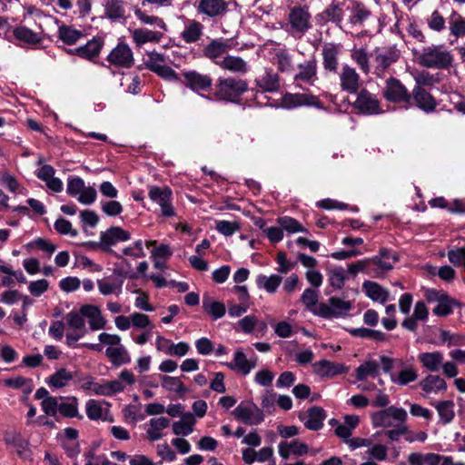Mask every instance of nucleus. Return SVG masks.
Segmentation results:
<instances>
[{
    "instance_id": "obj_1",
    "label": "nucleus",
    "mask_w": 465,
    "mask_h": 465,
    "mask_svg": "<svg viewBox=\"0 0 465 465\" xmlns=\"http://www.w3.org/2000/svg\"><path fill=\"white\" fill-rule=\"evenodd\" d=\"M247 90L248 84L242 78L219 77L215 82L212 95L217 101L238 103Z\"/></svg>"
},
{
    "instance_id": "obj_2",
    "label": "nucleus",
    "mask_w": 465,
    "mask_h": 465,
    "mask_svg": "<svg viewBox=\"0 0 465 465\" xmlns=\"http://www.w3.org/2000/svg\"><path fill=\"white\" fill-rule=\"evenodd\" d=\"M452 62L450 52L440 45L425 47L418 56L419 64L427 68L446 69Z\"/></svg>"
},
{
    "instance_id": "obj_3",
    "label": "nucleus",
    "mask_w": 465,
    "mask_h": 465,
    "mask_svg": "<svg viewBox=\"0 0 465 465\" xmlns=\"http://www.w3.org/2000/svg\"><path fill=\"white\" fill-rule=\"evenodd\" d=\"M408 414L403 408L389 406L371 414V420L374 428H393L400 423L406 422Z\"/></svg>"
},
{
    "instance_id": "obj_4",
    "label": "nucleus",
    "mask_w": 465,
    "mask_h": 465,
    "mask_svg": "<svg viewBox=\"0 0 465 465\" xmlns=\"http://www.w3.org/2000/svg\"><path fill=\"white\" fill-rule=\"evenodd\" d=\"M195 9L203 18L217 20L224 17L229 12V2L226 0H197Z\"/></svg>"
},
{
    "instance_id": "obj_5",
    "label": "nucleus",
    "mask_w": 465,
    "mask_h": 465,
    "mask_svg": "<svg viewBox=\"0 0 465 465\" xmlns=\"http://www.w3.org/2000/svg\"><path fill=\"white\" fill-rule=\"evenodd\" d=\"M351 308L352 303L350 301L331 297L328 300V302L320 303L314 313L322 318H338L347 315Z\"/></svg>"
},
{
    "instance_id": "obj_6",
    "label": "nucleus",
    "mask_w": 465,
    "mask_h": 465,
    "mask_svg": "<svg viewBox=\"0 0 465 465\" xmlns=\"http://www.w3.org/2000/svg\"><path fill=\"white\" fill-rule=\"evenodd\" d=\"M352 106L356 111L363 114L371 115L382 113L377 95L365 88L359 91Z\"/></svg>"
},
{
    "instance_id": "obj_7",
    "label": "nucleus",
    "mask_w": 465,
    "mask_h": 465,
    "mask_svg": "<svg viewBox=\"0 0 465 465\" xmlns=\"http://www.w3.org/2000/svg\"><path fill=\"white\" fill-rule=\"evenodd\" d=\"M382 95L391 103H410L408 89L399 79L393 76L385 80Z\"/></svg>"
},
{
    "instance_id": "obj_8",
    "label": "nucleus",
    "mask_w": 465,
    "mask_h": 465,
    "mask_svg": "<svg viewBox=\"0 0 465 465\" xmlns=\"http://www.w3.org/2000/svg\"><path fill=\"white\" fill-rule=\"evenodd\" d=\"M374 73L381 76L384 72L400 57V51L394 47L376 48L374 50Z\"/></svg>"
},
{
    "instance_id": "obj_9",
    "label": "nucleus",
    "mask_w": 465,
    "mask_h": 465,
    "mask_svg": "<svg viewBox=\"0 0 465 465\" xmlns=\"http://www.w3.org/2000/svg\"><path fill=\"white\" fill-rule=\"evenodd\" d=\"M183 84L195 93L209 91L213 85V79L209 74L199 73L195 70L183 71Z\"/></svg>"
},
{
    "instance_id": "obj_10",
    "label": "nucleus",
    "mask_w": 465,
    "mask_h": 465,
    "mask_svg": "<svg viewBox=\"0 0 465 465\" xmlns=\"http://www.w3.org/2000/svg\"><path fill=\"white\" fill-rule=\"evenodd\" d=\"M106 60L111 64L122 68H131L134 63V53L131 47L124 42L118 43L109 53Z\"/></svg>"
},
{
    "instance_id": "obj_11",
    "label": "nucleus",
    "mask_w": 465,
    "mask_h": 465,
    "mask_svg": "<svg viewBox=\"0 0 465 465\" xmlns=\"http://www.w3.org/2000/svg\"><path fill=\"white\" fill-rule=\"evenodd\" d=\"M232 414L236 420L248 425H257L264 420L263 412L253 403L239 404Z\"/></svg>"
},
{
    "instance_id": "obj_12",
    "label": "nucleus",
    "mask_w": 465,
    "mask_h": 465,
    "mask_svg": "<svg viewBox=\"0 0 465 465\" xmlns=\"http://www.w3.org/2000/svg\"><path fill=\"white\" fill-rule=\"evenodd\" d=\"M131 239L129 232L121 227L113 226L100 234V242L94 243V246L100 247L103 251L108 252L113 245L119 242H126Z\"/></svg>"
},
{
    "instance_id": "obj_13",
    "label": "nucleus",
    "mask_w": 465,
    "mask_h": 465,
    "mask_svg": "<svg viewBox=\"0 0 465 465\" xmlns=\"http://www.w3.org/2000/svg\"><path fill=\"white\" fill-rule=\"evenodd\" d=\"M311 18V14L306 6H295L291 9L288 15L292 30L300 34L306 33L312 27Z\"/></svg>"
},
{
    "instance_id": "obj_14",
    "label": "nucleus",
    "mask_w": 465,
    "mask_h": 465,
    "mask_svg": "<svg viewBox=\"0 0 465 465\" xmlns=\"http://www.w3.org/2000/svg\"><path fill=\"white\" fill-rule=\"evenodd\" d=\"M150 199L160 205L162 214L165 217L175 215L174 209L171 204L172 191L168 187L152 186L149 189Z\"/></svg>"
},
{
    "instance_id": "obj_15",
    "label": "nucleus",
    "mask_w": 465,
    "mask_h": 465,
    "mask_svg": "<svg viewBox=\"0 0 465 465\" xmlns=\"http://www.w3.org/2000/svg\"><path fill=\"white\" fill-rule=\"evenodd\" d=\"M231 49L232 44L230 43V40H224L221 38L213 39L203 48V54L214 64L219 66V63H221V60H223L224 54H227Z\"/></svg>"
},
{
    "instance_id": "obj_16",
    "label": "nucleus",
    "mask_w": 465,
    "mask_h": 465,
    "mask_svg": "<svg viewBox=\"0 0 465 465\" xmlns=\"http://www.w3.org/2000/svg\"><path fill=\"white\" fill-rule=\"evenodd\" d=\"M411 101L413 102L415 106L426 114L433 113L438 105L434 96L420 86L413 87L410 94V102Z\"/></svg>"
},
{
    "instance_id": "obj_17",
    "label": "nucleus",
    "mask_w": 465,
    "mask_h": 465,
    "mask_svg": "<svg viewBox=\"0 0 465 465\" xmlns=\"http://www.w3.org/2000/svg\"><path fill=\"white\" fill-rule=\"evenodd\" d=\"M317 96L306 94H286L282 97V105L287 109H292L302 105L320 106Z\"/></svg>"
},
{
    "instance_id": "obj_18",
    "label": "nucleus",
    "mask_w": 465,
    "mask_h": 465,
    "mask_svg": "<svg viewBox=\"0 0 465 465\" xmlns=\"http://www.w3.org/2000/svg\"><path fill=\"white\" fill-rule=\"evenodd\" d=\"M341 53V50L338 45L328 43L323 45L322 50V65L326 71L337 73Z\"/></svg>"
},
{
    "instance_id": "obj_19",
    "label": "nucleus",
    "mask_w": 465,
    "mask_h": 465,
    "mask_svg": "<svg viewBox=\"0 0 465 465\" xmlns=\"http://www.w3.org/2000/svg\"><path fill=\"white\" fill-rule=\"evenodd\" d=\"M341 88L350 94L359 90L360 75L356 70L347 64L343 65L340 74Z\"/></svg>"
},
{
    "instance_id": "obj_20",
    "label": "nucleus",
    "mask_w": 465,
    "mask_h": 465,
    "mask_svg": "<svg viewBox=\"0 0 465 465\" xmlns=\"http://www.w3.org/2000/svg\"><path fill=\"white\" fill-rule=\"evenodd\" d=\"M313 371L322 378H332L346 372V367L338 362L322 360L312 364Z\"/></svg>"
},
{
    "instance_id": "obj_21",
    "label": "nucleus",
    "mask_w": 465,
    "mask_h": 465,
    "mask_svg": "<svg viewBox=\"0 0 465 465\" xmlns=\"http://www.w3.org/2000/svg\"><path fill=\"white\" fill-rule=\"evenodd\" d=\"M298 73L294 76L295 81L313 84L317 79V60L314 56L298 64Z\"/></svg>"
},
{
    "instance_id": "obj_22",
    "label": "nucleus",
    "mask_w": 465,
    "mask_h": 465,
    "mask_svg": "<svg viewBox=\"0 0 465 465\" xmlns=\"http://www.w3.org/2000/svg\"><path fill=\"white\" fill-rule=\"evenodd\" d=\"M4 440L7 445H11L16 449L17 455L22 459H29L31 450L29 449V441L25 440L18 432H6Z\"/></svg>"
},
{
    "instance_id": "obj_23",
    "label": "nucleus",
    "mask_w": 465,
    "mask_h": 465,
    "mask_svg": "<svg viewBox=\"0 0 465 465\" xmlns=\"http://www.w3.org/2000/svg\"><path fill=\"white\" fill-rule=\"evenodd\" d=\"M299 418L303 421L304 426L311 430H319L323 426L326 412L322 407L314 406L307 411V418L300 414Z\"/></svg>"
},
{
    "instance_id": "obj_24",
    "label": "nucleus",
    "mask_w": 465,
    "mask_h": 465,
    "mask_svg": "<svg viewBox=\"0 0 465 465\" xmlns=\"http://www.w3.org/2000/svg\"><path fill=\"white\" fill-rule=\"evenodd\" d=\"M255 84L262 92L276 93L281 88L280 77L272 69L265 70L262 74L256 77Z\"/></svg>"
},
{
    "instance_id": "obj_25",
    "label": "nucleus",
    "mask_w": 465,
    "mask_h": 465,
    "mask_svg": "<svg viewBox=\"0 0 465 465\" xmlns=\"http://www.w3.org/2000/svg\"><path fill=\"white\" fill-rule=\"evenodd\" d=\"M170 420L166 417L153 418L149 420L145 432V438L150 441H157L163 438V430L170 426Z\"/></svg>"
},
{
    "instance_id": "obj_26",
    "label": "nucleus",
    "mask_w": 465,
    "mask_h": 465,
    "mask_svg": "<svg viewBox=\"0 0 465 465\" xmlns=\"http://www.w3.org/2000/svg\"><path fill=\"white\" fill-rule=\"evenodd\" d=\"M103 45L104 40L102 38L94 37L85 45L72 50L71 53L78 55L81 58L92 60L99 55Z\"/></svg>"
},
{
    "instance_id": "obj_27",
    "label": "nucleus",
    "mask_w": 465,
    "mask_h": 465,
    "mask_svg": "<svg viewBox=\"0 0 465 465\" xmlns=\"http://www.w3.org/2000/svg\"><path fill=\"white\" fill-rule=\"evenodd\" d=\"M104 16L112 21H125V2L124 0H104Z\"/></svg>"
},
{
    "instance_id": "obj_28",
    "label": "nucleus",
    "mask_w": 465,
    "mask_h": 465,
    "mask_svg": "<svg viewBox=\"0 0 465 465\" xmlns=\"http://www.w3.org/2000/svg\"><path fill=\"white\" fill-rule=\"evenodd\" d=\"M203 30L204 26L200 21L196 19H189L181 33V38L186 44L196 43L203 37Z\"/></svg>"
},
{
    "instance_id": "obj_29",
    "label": "nucleus",
    "mask_w": 465,
    "mask_h": 465,
    "mask_svg": "<svg viewBox=\"0 0 465 465\" xmlns=\"http://www.w3.org/2000/svg\"><path fill=\"white\" fill-rule=\"evenodd\" d=\"M80 312L84 318L88 319L89 327L92 331L104 328L106 321L102 316L98 307L94 305H84L81 307Z\"/></svg>"
},
{
    "instance_id": "obj_30",
    "label": "nucleus",
    "mask_w": 465,
    "mask_h": 465,
    "mask_svg": "<svg viewBox=\"0 0 465 465\" xmlns=\"http://www.w3.org/2000/svg\"><path fill=\"white\" fill-rule=\"evenodd\" d=\"M418 361L425 370L437 372L441 369L444 355L439 351L421 352L418 355Z\"/></svg>"
},
{
    "instance_id": "obj_31",
    "label": "nucleus",
    "mask_w": 465,
    "mask_h": 465,
    "mask_svg": "<svg viewBox=\"0 0 465 465\" xmlns=\"http://www.w3.org/2000/svg\"><path fill=\"white\" fill-rule=\"evenodd\" d=\"M219 67L232 74H245L249 70L247 62L242 57L235 55H225L223 60H221V63H219Z\"/></svg>"
},
{
    "instance_id": "obj_32",
    "label": "nucleus",
    "mask_w": 465,
    "mask_h": 465,
    "mask_svg": "<svg viewBox=\"0 0 465 465\" xmlns=\"http://www.w3.org/2000/svg\"><path fill=\"white\" fill-rule=\"evenodd\" d=\"M133 41L137 46L146 43H159L163 37V34L158 31H153L146 28H136L131 31Z\"/></svg>"
},
{
    "instance_id": "obj_33",
    "label": "nucleus",
    "mask_w": 465,
    "mask_h": 465,
    "mask_svg": "<svg viewBox=\"0 0 465 465\" xmlns=\"http://www.w3.org/2000/svg\"><path fill=\"white\" fill-rule=\"evenodd\" d=\"M420 386L426 395L430 393L438 394L447 390L445 380L438 375L430 374L420 381Z\"/></svg>"
},
{
    "instance_id": "obj_34",
    "label": "nucleus",
    "mask_w": 465,
    "mask_h": 465,
    "mask_svg": "<svg viewBox=\"0 0 465 465\" xmlns=\"http://www.w3.org/2000/svg\"><path fill=\"white\" fill-rule=\"evenodd\" d=\"M279 454L280 456L287 460L291 454L302 456L307 454L309 448L305 443H302L298 440H292L291 442L282 441L279 446Z\"/></svg>"
},
{
    "instance_id": "obj_35",
    "label": "nucleus",
    "mask_w": 465,
    "mask_h": 465,
    "mask_svg": "<svg viewBox=\"0 0 465 465\" xmlns=\"http://www.w3.org/2000/svg\"><path fill=\"white\" fill-rule=\"evenodd\" d=\"M362 288L367 297L374 302L385 303L389 299V291L375 282L365 281L362 284Z\"/></svg>"
},
{
    "instance_id": "obj_36",
    "label": "nucleus",
    "mask_w": 465,
    "mask_h": 465,
    "mask_svg": "<svg viewBox=\"0 0 465 465\" xmlns=\"http://www.w3.org/2000/svg\"><path fill=\"white\" fill-rule=\"evenodd\" d=\"M255 362L247 359L242 350L238 349L233 357V361L227 363V367L235 370L243 375H247L255 367Z\"/></svg>"
},
{
    "instance_id": "obj_37",
    "label": "nucleus",
    "mask_w": 465,
    "mask_h": 465,
    "mask_svg": "<svg viewBox=\"0 0 465 465\" xmlns=\"http://www.w3.org/2000/svg\"><path fill=\"white\" fill-rule=\"evenodd\" d=\"M105 355L115 367L127 364L131 361V357L127 350L122 344L115 347H108L105 350Z\"/></svg>"
},
{
    "instance_id": "obj_38",
    "label": "nucleus",
    "mask_w": 465,
    "mask_h": 465,
    "mask_svg": "<svg viewBox=\"0 0 465 465\" xmlns=\"http://www.w3.org/2000/svg\"><path fill=\"white\" fill-rule=\"evenodd\" d=\"M351 12L349 22L352 25H361L371 15V12L365 7L362 3L352 1L351 5L347 7Z\"/></svg>"
},
{
    "instance_id": "obj_39",
    "label": "nucleus",
    "mask_w": 465,
    "mask_h": 465,
    "mask_svg": "<svg viewBox=\"0 0 465 465\" xmlns=\"http://www.w3.org/2000/svg\"><path fill=\"white\" fill-rule=\"evenodd\" d=\"M442 456L437 453L412 452L408 456L410 465H439Z\"/></svg>"
},
{
    "instance_id": "obj_40",
    "label": "nucleus",
    "mask_w": 465,
    "mask_h": 465,
    "mask_svg": "<svg viewBox=\"0 0 465 465\" xmlns=\"http://www.w3.org/2000/svg\"><path fill=\"white\" fill-rule=\"evenodd\" d=\"M380 373V364L376 361H366L355 370L358 381H364L367 378H375Z\"/></svg>"
},
{
    "instance_id": "obj_41",
    "label": "nucleus",
    "mask_w": 465,
    "mask_h": 465,
    "mask_svg": "<svg viewBox=\"0 0 465 465\" xmlns=\"http://www.w3.org/2000/svg\"><path fill=\"white\" fill-rule=\"evenodd\" d=\"M282 278L277 274H272L270 276L260 274L256 278V284L259 289H264L269 293H274L282 283Z\"/></svg>"
},
{
    "instance_id": "obj_42",
    "label": "nucleus",
    "mask_w": 465,
    "mask_h": 465,
    "mask_svg": "<svg viewBox=\"0 0 465 465\" xmlns=\"http://www.w3.org/2000/svg\"><path fill=\"white\" fill-rule=\"evenodd\" d=\"M203 309L205 312L210 314L213 320L222 318L226 312L225 305L223 302L214 301L207 296L203 299Z\"/></svg>"
},
{
    "instance_id": "obj_43",
    "label": "nucleus",
    "mask_w": 465,
    "mask_h": 465,
    "mask_svg": "<svg viewBox=\"0 0 465 465\" xmlns=\"http://www.w3.org/2000/svg\"><path fill=\"white\" fill-rule=\"evenodd\" d=\"M195 420L192 413L183 415V420L173 423V431L175 435L188 436L193 431Z\"/></svg>"
},
{
    "instance_id": "obj_44",
    "label": "nucleus",
    "mask_w": 465,
    "mask_h": 465,
    "mask_svg": "<svg viewBox=\"0 0 465 465\" xmlns=\"http://www.w3.org/2000/svg\"><path fill=\"white\" fill-rule=\"evenodd\" d=\"M13 34L17 40L30 45L38 44L43 40L40 33L34 32L25 26L15 28Z\"/></svg>"
},
{
    "instance_id": "obj_45",
    "label": "nucleus",
    "mask_w": 465,
    "mask_h": 465,
    "mask_svg": "<svg viewBox=\"0 0 465 465\" xmlns=\"http://www.w3.org/2000/svg\"><path fill=\"white\" fill-rule=\"evenodd\" d=\"M418 378V372L416 369L412 366L406 367L402 369L398 373H391V382L404 386L407 385L414 381H416Z\"/></svg>"
},
{
    "instance_id": "obj_46",
    "label": "nucleus",
    "mask_w": 465,
    "mask_h": 465,
    "mask_svg": "<svg viewBox=\"0 0 465 465\" xmlns=\"http://www.w3.org/2000/svg\"><path fill=\"white\" fill-rule=\"evenodd\" d=\"M134 15L135 17L143 25H153L156 28H159L163 31H167V25L163 18L156 16V15H147L145 12H143L141 8L135 7L134 10Z\"/></svg>"
},
{
    "instance_id": "obj_47",
    "label": "nucleus",
    "mask_w": 465,
    "mask_h": 465,
    "mask_svg": "<svg viewBox=\"0 0 465 465\" xmlns=\"http://www.w3.org/2000/svg\"><path fill=\"white\" fill-rule=\"evenodd\" d=\"M58 36L66 45H74L79 39L84 37L82 31L74 29L71 25H61L58 28Z\"/></svg>"
},
{
    "instance_id": "obj_48",
    "label": "nucleus",
    "mask_w": 465,
    "mask_h": 465,
    "mask_svg": "<svg viewBox=\"0 0 465 465\" xmlns=\"http://www.w3.org/2000/svg\"><path fill=\"white\" fill-rule=\"evenodd\" d=\"M440 419L443 424L452 421L455 416L454 402L452 401H441L435 404Z\"/></svg>"
},
{
    "instance_id": "obj_49",
    "label": "nucleus",
    "mask_w": 465,
    "mask_h": 465,
    "mask_svg": "<svg viewBox=\"0 0 465 465\" xmlns=\"http://www.w3.org/2000/svg\"><path fill=\"white\" fill-rule=\"evenodd\" d=\"M349 332L353 337L368 338L376 341H385L387 340V335L384 332L364 327L351 329Z\"/></svg>"
},
{
    "instance_id": "obj_50",
    "label": "nucleus",
    "mask_w": 465,
    "mask_h": 465,
    "mask_svg": "<svg viewBox=\"0 0 465 465\" xmlns=\"http://www.w3.org/2000/svg\"><path fill=\"white\" fill-rule=\"evenodd\" d=\"M370 262V267L373 271L371 272V277L378 278L381 276L384 272L391 271L393 268L391 261H384L379 255L374 256L372 258L368 259Z\"/></svg>"
},
{
    "instance_id": "obj_51",
    "label": "nucleus",
    "mask_w": 465,
    "mask_h": 465,
    "mask_svg": "<svg viewBox=\"0 0 465 465\" xmlns=\"http://www.w3.org/2000/svg\"><path fill=\"white\" fill-rule=\"evenodd\" d=\"M455 305L460 306V303L447 294L438 302L432 312L437 316H447L452 312Z\"/></svg>"
},
{
    "instance_id": "obj_52",
    "label": "nucleus",
    "mask_w": 465,
    "mask_h": 465,
    "mask_svg": "<svg viewBox=\"0 0 465 465\" xmlns=\"http://www.w3.org/2000/svg\"><path fill=\"white\" fill-rule=\"evenodd\" d=\"M0 183L11 193L26 194L27 190L24 188L17 179L7 172L1 174Z\"/></svg>"
},
{
    "instance_id": "obj_53",
    "label": "nucleus",
    "mask_w": 465,
    "mask_h": 465,
    "mask_svg": "<svg viewBox=\"0 0 465 465\" xmlns=\"http://www.w3.org/2000/svg\"><path fill=\"white\" fill-rule=\"evenodd\" d=\"M160 378L162 386L166 391H174L179 394H183L186 392V388L184 387L180 378L166 375H162Z\"/></svg>"
},
{
    "instance_id": "obj_54",
    "label": "nucleus",
    "mask_w": 465,
    "mask_h": 465,
    "mask_svg": "<svg viewBox=\"0 0 465 465\" xmlns=\"http://www.w3.org/2000/svg\"><path fill=\"white\" fill-rule=\"evenodd\" d=\"M415 86L420 88L433 86L440 82L438 74H430L426 71L417 72L414 74Z\"/></svg>"
},
{
    "instance_id": "obj_55",
    "label": "nucleus",
    "mask_w": 465,
    "mask_h": 465,
    "mask_svg": "<svg viewBox=\"0 0 465 465\" xmlns=\"http://www.w3.org/2000/svg\"><path fill=\"white\" fill-rule=\"evenodd\" d=\"M328 22L340 24L343 18V10L338 4H331L321 15Z\"/></svg>"
},
{
    "instance_id": "obj_56",
    "label": "nucleus",
    "mask_w": 465,
    "mask_h": 465,
    "mask_svg": "<svg viewBox=\"0 0 465 465\" xmlns=\"http://www.w3.org/2000/svg\"><path fill=\"white\" fill-rule=\"evenodd\" d=\"M73 379V374L65 369H60L50 376L48 383L54 388L64 387Z\"/></svg>"
},
{
    "instance_id": "obj_57",
    "label": "nucleus",
    "mask_w": 465,
    "mask_h": 465,
    "mask_svg": "<svg viewBox=\"0 0 465 465\" xmlns=\"http://www.w3.org/2000/svg\"><path fill=\"white\" fill-rule=\"evenodd\" d=\"M278 223L282 229L291 233L305 231V229L297 220L289 216L278 218Z\"/></svg>"
},
{
    "instance_id": "obj_58",
    "label": "nucleus",
    "mask_w": 465,
    "mask_h": 465,
    "mask_svg": "<svg viewBox=\"0 0 465 465\" xmlns=\"http://www.w3.org/2000/svg\"><path fill=\"white\" fill-rule=\"evenodd\" d=\"M351 57L363 73L368 74L370 72L369 55L365 49L360 48L353 51Z\"/></svg>"
},
{
    "instance_id": "obj_59",
    "label": "nucleus",
    "mask_w": 465,
    "mask_h": 465,
    "mask_svg": "<svg viewBox=\"0 0 465 465\" xmlns=\"http://www.w3.org/2000/svg\"><path fill=\"white\" fill-rule=\"evenodd\" d=\"M59 411L64 417H68V418L77 417L78 409H77L76 399L72 398L66 402L60 403L59 404Z\"/></svg>"
},
{
    "instance_id": "obj_60",
    "label": "nucleus",
    "mask_w": 465,
    "mask_h": 465,
    "mask_svg": "<svg viewBox=\"0 0 465 465\" xmlns=\"http://www.w3.org/2000/svg\"><path fill=\"white\" fill-rule=\"evenodd\" d=\"M440 337L443 342L448 343L449 347L465 344L463 336L457 333H451L447 330H441L440 332Z\"/></svg>"
},
{
    "instance_id": "obj_61",
    "label": "nucleus",
    "mask_w": 465,
    "mask_h": 465,
    "mask_svg": "<svg viewBox=\"0 0 465 465\" xmlns=\"http://www.w3.org/2000/svg\"><path fill=\"white\" fill-rule=\"evenodd\" d=\"M215 228L223 235L231 236L240 230V225L236 222L218 221Z\"/></svg>"
},
{
    "instance_id": "obj_62",
    "label": "nucleus",
    "mask_w": 465,
    "mask_h": 465,
    "mask_svg": "<svg viewBox=\"0 0 465 465\" xmlns=\"http://www.w3.org/2000/svg\"><path fill=\"white\" fill-rule=\"evenodd\" d=\"M84 318V316H83L81 312H70L65 316L67 324L76 331H82L85 329V322Z\"/></svg>"
},
{
    "instance_id": "obj_63",
    "label": "nucleus",
    "mask_w": 465,
    "mask_h": 465,
    "mask_svg": "<svg viewBox=\"0 0 465 465\" xmlns=\"http://www.w3.org/2000/svg\"><path fill=\"white\" fill-rule=\"evenodd\" d=\"M409 433V428L406 422L400 423L399 425L390 428L384 431V435L387 436L391 441H398L401 436Z\"/></svg>"
},
{
    "instance_id": "obj_64",
    "label": "nucleus",
    "mask_w": 465,
    "mask_h": 465,
    "mask_svg": "<svg viewBox=\"0 0 465 465\" xmlns=\"http://www.w3.org/2000/svg\"><path fill=\"white\" fill-rule=\"evenodd\" d=\"M448 259L454 266L465 268V248H456L449 251Z\"/></svg>"
}]
</instances>
